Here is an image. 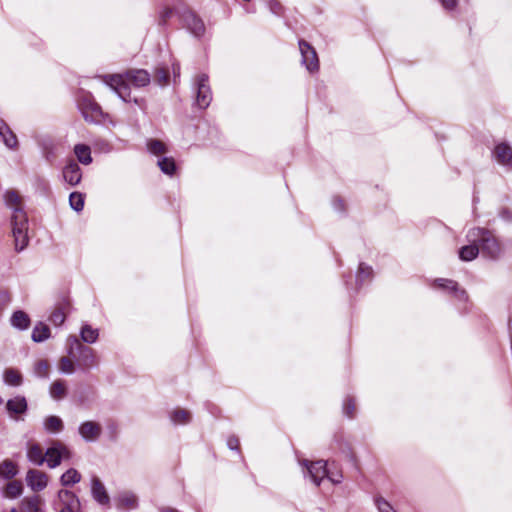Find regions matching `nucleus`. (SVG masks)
Masks as SVG:
<instances>
[{"instance_id":"obj_1","label":"nucleus","mask_w":512,"mask_h":512,"mask_svg":"<svg viewBox=\"0 0 512 512\" xmlns=\"http://www.w3.org/2000/svg\"><path fill=\"white\" fill-rule=\"evenodd\" d=\"M99 79L110 87L124 102H130V84L136 88L145 87L150 83L151 76L144 69H129L123 74L101 75Z\"/></svg>"},{"instance_id":"obj_2","label":"nucleus","mask_w":512,"mask_h":512,"mask_svg":"<svg viewBox=\"0 0 512 512\" xmlns=\"http://www.w3.org/2000/svg\"><path fill=\"white\" fill-rule=\"evenodd\" d=\"M67 354L75 359L80 370L88 371L99 365V358L96 352L89 346L84 345L75 335H70L66 341Z\"/></svg>"},{"instance_id":"obj_3","label":"nucleus","mask_w":512,"mask_h":512,"mask_svg":"<svg viewBox=\"0 0 512 512\" xmlns=\"http://www.w3.org/2000/svg\"><path fill=\"white\" fill-rule=\"evenodd\" d=\"M469 242L477 243L479 252L490 258H497L501 252V246L494 234L484 228H473L467 234Z\"/></svg>"},{"instance_id":"obj_4","label":"nucleus","mask_w":512,"mask_h":512,"mask_svg":"<svg viewBox=\"0 0 512 512\" xmlns=\"http://www.w3.org/2000/svg\"><path fill=\"white\" fill-rule=\"evenodd\" d=\"M193 91L195 94V104L200 109L207 108L212 100V92L208 83L206 74H199L193 82Z\"/></svg>"},{"instance_id":"obj_5","label":"nucleus","mask_w":512,"mask_h":512,"mask_svg":"<svg viewBox=\"0 0 512 512\" xmlns=\"http://www.w3.org/2000/svg\"><path fill=\"white\" fill-rule=\"evenodd\" d=\"M431 286L435 289L447 292L458 301L467 302L469 300L467 291L462 288L455 280L447 278H436Z\"/></svg>"},{"instance_id":"obj_6","label":"nucleus","mask_w":512,"mask_h":512,"mask_svg":"<svg viewBox=\"0 0 512 512\" xmlns=\"http://www.w3.org/2000/svg\"><path fill=\"white\" fill-rule=\"evenodd\" d=\"M70 457V450L60 441H54L45 452V461L51 469L59 466L62 459H69Z\"/></svg>"},{"instance_id":"obj_7","label":"nucleus","mask_w":512,"mask_h":512,"mask_svg":"<svg viewBox=\"0 0 512 512\" xmlns=\"http://www.w3.org/2000/svg\"><path fill=\"white\" fill-rule=\"evenodd\" d=\"M299 50L302 57V63L306 66L310 73L319 69V59L315 48L307 41L299 40Z\"/></svg>"},{"instance_id":"obj_8","label":"nucleus","mask_w":512,"mask_h":512,"mask_svg":"<svg viewBox=\"0 0 512 512\" xmlns=\"http://www.w3.org/2000/svg\"><path fill=\"white\" fill-rule=\"evenodd\" d=\"M328 461L317 460V461H305V466L312 481L319 486L324 478H327L328 473Z\"/></svg>"},{"instance_id":"obj_9","label":"nucleus","mask_w":512,"mask_h":512,"mask_svg":"<svg viewBox=\"0 0 512 512\" xmlns=\"http://www.w3.org/2000/svg\"><path fill=\"white\" fill-rule=\"evenodd\" d=\"M184 26L196 37H200L205 32L203 21L191 10H185L181 15Z\"/></svg>"},{"instance_id":"obj_10","label":"nucleus","mask_w":512,"mask_h":512,"mask_svg":"<svg viewBox=\"0 0 512 512\" xmlns=\"http://www.w3.org/2000/svg\"><path fill=\"white\" fill-rule=\"evenodd\" d=\"M83 118L88 122H95L102 115L101 107L90 98H84L79 103Z\"/></svg>"},{"instance_id":"obj_11","label":"nucleus","mask_w":512,"mask_h":512,"mask_svg":"<svg viewBox=\"0 0 512 512\" xmlns=\"http://www.w3.org/2000/svg\"><path fill=\"white\" fill-rule=\"evenodd\" d=\"M91 494L93 499L102 506H108L110 504V497L104 484L97 476L91 478Z\"/></svg>"},{"instance_id":"obj_12","label":"nucleus","mask_w":512,"mask_h":512,"mask_svg":"<svg viewBox=\"0 0 512 512\" xmlns=\"http://www.w3.org/2000/svg\"><path fill=\"white\" fill-rule=\"evenodd\" d=\"M58 497L62 503V507L59 512H81L79 500L73 492L60 490Z\"/></svg>"},{"instance_id":"obj_13","label":"nucleus","mask_w":512,"mask_h":512,"mask_svg":"<svg viewBox=\"0 0 512 512\" xmlns=\"http://www.w3.org/2000/svg\"><path fill=\"white\" fill-rule=\"evenodd\" d=\"M26 482L33 491H41L47 486L48 477L42 471L30 469L26 474Z\"/></svg>"},{"instance_id":"obj_14","label":"nucleus","mask_w":512,"mask_h":512,"mask_svg":"<svg viewBox=\"0 0 512 512\" xmlns=\"http://www.w3.org/2000/svg\"><path fill=\"white\" fill-rule=\"evenodd\" d=\"M63 179L71 186H76L82 179V170L75 161L69 162L62 171Z\"/></svg>"},{"instance_id":"obj_15","label":"nucleus","mask_w":512,"mask_h":512,"mask_svg":"<svg viewBox=\"0 0 512 512\" xmlns=\"http://www.w3.org/2000/svg\"><path fill=\"white\" fill-rule=\"evenodd\" d=\"M101 426L93 421L83 422L79 427V434L85 441H95L101 435Z\"/></svg>"},{"instance_id":"obj_16","label":"nucleus","mask_w":512,"mask_h":512,"mask_svg":"<svg viewBox=\"0 0 512 512\" xmlns=\"http://www.w3.org/2000/svg\"><path fill=\"white\" fill-rule=\"evenodd\" d=\"M70 309V301L68 298H64L59 302L55 310L51 313L49 320L55 326H60L66 319V314Z\"/></svg>"},{"instance_id":"obj_17","label":"nucleus","mask_w":512,"mask_h":512,"mask_svg":"<svg viewBox=\"0 0 512 512\" xmlns=\"http://www.w3.org/2000/svg\"><path fill=\"white\" fill-rule=\"evenodd\" d=\"M115 500L118 508L136 509L138 507V499L132 492L119 493Z\"/></svg>"},{"instance_id":"obj_18","label":"nucleus","mask_w":512,"mask_h":512,"mask_svg":"<svg viewBox=\"0 0 512 512\" xmlns=\"http://www.w3.org/2000/svg\"><path fill=\"white\" fill-rule=\"evenodd\" d=\"M496 160L502 165H508L512 162V148L506 144H498L494 149Z\"/></svg>"},{"instance_id":"obj_19","label":"nucleus","mask_w":512,"mask_h":512,"mask_svg":"<svg viewBox=\"0 0 512 512\" xmlns=\"http://www.w3.org/2000/svg\"><path fill=\"white\" fill-rule=\"evenodd\" d=\"M10 322L16 329L26 330L30 326L31 320L27 313L22 310H17L12 314Z\"/></svg>"},{"instance_id":"obj_20","label":"nucleus","mask_w":512,"mask_h":512,"mask_svg":"<svg viewBox=\"0 0 512 512\" xmlns=\"http://www.w3.org/2000/svg\"><path fill=\"white\" fill-rule=\"evenodd\" d=\"M27 458L34 465L41 466L45 462V453L39 444H31L27 449Z\"/></svg>"},{"instance_id":"obj_21","label":"nucleus","mask_w":512,"mask_h":512,"mask_svg":"<svg viewBox=\"0 0 512 512\" xmlns=\"http://www.w3.org/2000/svg\"><path fill=\"white\" fill-rule=\"evenodd\" d=\"M0 136L8 148H15L17 146L18 141L16 135L2 119H0Z\"/></svg>"},{"instance_id":"obj_22","label":"nucleus","mask_w":512,"mask_h":512,"mask_svg":"<svg viewBox=\"0 0 512 512\" xmlns=\"http://www.w3.org/2000/svg\"><path fill=\"white\" fill-rule=\"evenodd\" d=\"M27 226L12 227V233L15 240V248L17 251H22L28 244V237L26 234Z\"/></svg>"},{"instance_id":"obj_23","label":"nucleus","mask_w":512,"mask_h":512,"mask_svg":"<svg viewBox=\"0 0 512 512\" xmlns=\"http://www.w3.org/2000/svg\"><path fill=\"white\" fill-rule=\"evenodd\" d=\"M6 408L10 413L22 414L27 410V402L24 397L17 396L13 399H9L6 404Z\"/></svg>"},{"instance_id":"obj_24","label":"nucleus","mask_w":512,"mask_h":512,"mask_svg":"<svg viewBox=\"0 0 512 512\" xmlns=\"http://www.w3.org/2000/svg\"><path fill=\"white\" fill-rule=\"evenodd\" d=\"M18 474L17 465L10 459L4 460L0 464V477L5 480H11Z\"/></svg>"},{"instance_id":"obj_25","label":"nucleus","mask_w":512,"mask_h":512,"mask_svg":"<svg viewBox=\"0 0 512 512\" xmlns=\"http://www.w3.org/2000/svg\"><path fill=\"white\" fill-rule=\"evenodd\" d=\"M23 492L22 482L19 480H12L6 484L3 489V496L10 499L19 497Z\"/></svg>"},{"instance_id":"obj_26","label":"nucleus","mask_w":512,"mask_h":512,"mask_svg":"<svg viewBox=\"0 0 512 512\" xmlns=\"http://www.w3.org/2000/svg\"><path fill=\"white\" fill-rule=\"evenodd\" d=\"M50 337V329L43 322H38L33 328L31 338L34 342L40 343Z\"/></svg>"},{"instance_id":"obj_27","label":"nucleus","mask_w":512,"mask_h":512,"mask_svg":"<svg viewBox=\"0 0 512 512\" xmlns=\"http://www.w3.org/2000/svg\"><path fill=\"white\" fill-rule=\"evenodd\" d=\"M470 245L463 246L459 250V258L462 261H472L474 260L478 254H479V247L477 243L470 242Z\"/></svg>"},{"instance_id":"obj_28","label":"nucleus","mask_w":512,"mask_h":512,"mask_svg":"<svg viewBox=\"0 0 512 512\" xmlns=\"http://www.w3.org/2000/svg\"><path fill=\"white\" fill-rule=\"evenodd\" d=\"M67 395V387L65 384V381L63 380H56L54 381L50 386V396L55 399L59 400Z\"/></svg>"},{"instance_id":"obj_29","label":"nucleus","mask_w":512,"mask_h":512,"mask_svg":"<svg viewBox=\"0 0 512 512\" xmlns=\"http://www.w3.org/2000/svg\"><path fill=\"white\" fill-rule=\"evenodd\" d=\"M81 480V474L74 468L68 469L62 474L60 482L62 486H72Z\"/></svg>"},{"instance_id":"obj_30","label":"nucleus","mask_w":512,"mask_h":512,"mask_svg":"<svg viewBox=\"0 0 512 512\" xmlns=\"http://www.w3.org/2000/svg\"><path fill=\"white\" fill-rule=\"evenodd\" d=\"M169 70L163 65H159L154 70L153 80L159 86H166L169 84Z\"/></svg>"},{"instance_id":"obj_31","label":"nucleus","mask_w":512,"mask_h":512,"mask_svg":"<svg viewBox=\"0 0 512 512\" xmlns=\"http://www.w3.org/2000/svg\"><path fill=\"white\" fill-rule=\"evenodd\" d=\"M80 337L83 342L92 344L97 341L99 332L97 329L92 328L90 325L84 324L80 331Z\"/></svg>"},{"instance_id":"obj_32","label":"nucleus","mask_w":512,"mask_h":512,"mask_svg":"<svg viewBox=\"0 0 512 512\" xmlns=\"http://www.w3.org/2000/svg\"><path fill=\"white\" fill-rule=\"evenodd\" d=\"M74 153L82 164L88 165L92 162L91 151L87 145L77 144L74 147Z\"/></svg>"},{"instance_id":"obj_33","label":"nucleus","mask_w":512,"mask_h":512,"mask_svg":"<svg viewBox=\"0 0 512 512\" xmlns=\"http://www.w3.org/2000/svg\"><path fill=\"white\" fill-rule=\"evenodd\" d=\"M22 512H43L40 507V498L33 496L31 498H24L21 502Z\"/></svg>"},{"instance_id":"obj_34","label":"nucleus","mask_w":512,"mask_h":512,"mask_svg":"<svg viewBox=\"0 0 512 512\" xmlns=\"http://www.w3.org/2000/svg\"><path fill=\"white\" fill-rule=\"evenodd\" d=\"M63 422L58 416H49L44 421V428L51 433H57L63 430Z\"/></svg>"},{"instance_id":"obj_35","label":"nucleus","mask_w":512,"mask_h":512,"mask_svg":"<svg viewBox=\"0 0 512 512\" xmlns=\"http://www.w3.org/2000/svg\"><path fill=\"white\" fill-rule=\"evenodd\" d=\"M160 170L167 175H173L176 171V163L172 157H162L157 162Z\"/></svg>"},{"instance_id":"obj_36","label":"nucleus","mask_w":512,"mask_h":512,"mask_svg":"<svg viewBox=\"0 0 512 512\" xmlns=\"http://www.w3.org/2000/svg\"><path fill=\"white\" fill-rule=\"evenodd\" d=\"M74 360L75 359L71 358L69 355L61 357L58 364L59 371L64 374H73L77 366Z\"/></svg>"},{"instance_id":"obj_37","label":"nucleus","mask_w":512,"mask_h":512,"mask_svg":"<svg viewBox=\"0 0 512 512\" xmlns=\"http://www.w3.org/2000/svg\"><path fill=\"white\" fill-rule=\"evenodd\" d=\"M373 278V269L372 267L366 265L365 263H360L357 271V282L359 284H363L366 281H370Z\"/></svg>"},{"instance_id":"obj_38","label":"nucleus","mask_w":512,"mask_h":512,"mask_svg":"<svg viewBox=\"0 0 512 512\" xmlns=\"http://www.w3.org/2000/svg\"><path fill=\"white\" fill-rule=\"evenodd\" d=\"M327 478L333 484H339L342 481V478H343L342 471L338 467V465L335 463V461H331V462L328 463Z\"/></svg>"},{"instance_id":"obj_39","label":"nucleus","mask_w":512,"mask_h":512,"mask_svg":"<svg viewBox=\"0 0 512 512\" xmlns=\"http://www.w3.org/2000/svg\"><path fill=\"white\" fill-rule=\"evenodd\" d=\"M12 227H24L27 226V216L22 207H16L13 209V215L11 218Z\"/></svg>"},{"instance_id":"obj_40","label":"nucleus","mask_w":512,"mask_h":512,"mask_svg":"<svg viewBox=\"0 0 512 512\" xmlns=\"http://www.w3.org/2000/svg\"><path fill=\"white\" fill-rule=\"evenodd\" d=\"M4 380L8 385L19 386L22 383V376L15 369H7L4 373Z\"/></svg>"},{"instance_id":"obj_41","label":"nucleus","mask_w":512,"mask_h":512,"mask_svg":"<svg viewBox=\"0 0 512 512\" xmlns=\"http://www.w3.org/2000/svg\"><path fill=\"white\" fill-rule=\"evenodd\" d=\"M147 149L150 153L155 155L165 154L167 152L166 145L158 139H150L147 142Z\"/></svg>"},{"instance_id":"obj_42","label":"nucleus","mask_w":512,"mask_h":512,"mask_svg":"<svg viewBox=\"0 0 512 512\" xmlns=\"http://www.w3.org/2000/svg\"><path fill=\"white\" fill-rule=\"evenodd\" d=\"M170 417L175 424H186L191 419L190 412L184 409L174 410Z\"/></svg>"},{"instance_id":"obj_43","label":"nucleus","mask_w":512,"mask_h":512,"mask_svg":"<svg viewBox=\"0 0 512 512\" xmlns=\"http://www.w3.org/2000/svg\"><path fill=\"white\" fill-rule=\"evenodd\" d=\"M4 200L8 207L15 209L21 207V198L18 193L14 190H8L4 194Z\"/></svg>"},{"instance_id":"obj_44","label":"nucleus","mask_w":512,"mask_h":512,"mask_svg":"<svg viewBox=\"0 0 512 512\" xmlns=\"http://www.w3.org/2000/svg\"><path fill=\"white\" fill-rule=\"evenodd\" d=\"M69 203L73 210L80 212L84 208V195L79 192H72L69 196Z\"/></svg>"},{"instance_id":"obj_45","label":"nucleus","mask_w":512,"mask_h":512,"mask_svg":"<svg viewBox=\"0 0 512 512\" xmlns=\"http://www.w3.org/2000/svg\"><path fill=\"white\" fill-rule=\"evenodd\" d=\"M50 365L47 360L41 359L34 365V374L40 378H48Z\"/></svg>"},{"instance_id":"obj_46","label":"nucleus","mask_w":512,"mask_h":512,"mask_svg":"<svg viewBox=\"0 0 512 512\" xmlns=\"http://www.w3.org/2000/svg\"><path fill=\"white\" fill-rule=\"evenodd\" d=\"M356 402L354 400V398L352 397H347L345 400H344V403H343V412L344 414L352 419L355 417L356 415Z\"/></svg>"},{"instance_id":"obj_47","label":"nucleus","mask_w":512,"mask_h":512,"mask_svg":"<svg viewBox=\"0 0 512 512\" xmlns=\"http://www.w3.org/2000/svg\"><path fill=\"white\" fill-rule=\"evenodd\" d=\"M227 445L228 447L232 450V451H235L236 452V455H237V458L239 461H243V456L240 452V441L237 437L235 436H230L227 440Z\"/></svg>"},{"instance_id":"obj_48","label":"nucleus","mask_w":512,"mask_h":512,"mask_svg":"<svg viewBox=\"0 0 512 512\" xmlns=\"http://www.w3.org/2000/svg\"><path fill=\"white\" fill-rule=\"evenodd\" d=\"M376 505L379 512H396L393 507L384 498L379 497L376 499Z\"/></svg>"},{"instance_id":"obj_49","label":"nucleus","mask_w":512,"mask_h":512,"mask_svg":"<svg viewBox=\"0 0 512 512\" xmlns=\"http://www.w3.org/2000/svg\"><path fill=\"white\" fill-rule=\"evenodd\" d=\"M444 9L454 10L458 5V0H438Z\"/></svg>"},{"instance_id":"obj_50","label":"nucleus","mask_w":512,"mask_h":512,"mask_svg":"<svg viewBox=\"0 0 512 512\" xmlns=\"http://www.w3.org/2000/svg\"><path fill=\"white\" fill-rule=\"evenodd\" d=\"M172 15V10L170 8H165L160 13V24L164 25Z\"/></svg>"},{"instance_id":"obj_51","label":"nucleus","mask_w":512,"mask_h":512,"mask_svg":"<svg viewBox=\"0 0 512 512\" xmlns=\"http://www.w3.org/2000/svg\"><path fill=\"white\" fill-rule=\"evenodd\" d=\"M108 429H109V431H110V433H111L112 437L115 439V438L117 437V434H118V426H117V424H115V423H110V424L108 425Z\"/></svg>"},{"instance_id":"obj_52","label":"nucleus","mask_w":512,"mask_h":512,"mask_svg":"<svg viewBox=\"0 0 512 512\" xmlns=\"http://www.w3.org/2000/svg\"><path fill=\"white\" fill-rule=\"evenodd\" d=\"M350 461L353 463L354 467L360 471V465L358 459L353 451L350 452Z\"/></svg>"},{"instance_id":"obj_53","label":"nucleus","mask_w":512,"mask_h":512,"mask_svg":"<svg viewBox=\"0 0 512 512\" xmlns=\"http://www.w3.org/2000/svg\"><path fill=\"white\" fill-rule=\"evenodd\" d=\"M172 70H173L174 79L176 80V78H178L180 76V65H179V63H173L172 64Z\"/></svg>"},{"instance_id":"obj_54","label":"nucleus","mask_w":512,"mask_h":512,"mask_svg":"<svg viewBox=\"0 0 512 512\" xmlns=\"http://www.w3.org/2000/svg\"><path fill=\"white\" fill-rule=\"evenodd\" d=\"M160 512H179V511L176 509H173L171 507H165V508H162Z\"/></svg>"},{"instance_id":"obj_55","label":"nucleus","mask_w":512,"mask_h":512,"mask_svg":"<svg viewBox=\"0 0 512 512\" xmlns=\"http://www.w3.org/2000/svg\"><path fill=\"white\" fill-rule=\"evenodd\" d=\"M45 158H46L47 161L52 162V154L50 152H47L45 154Z\"/></svg>"},{"instance_id":"obj_56","label":"nucleus","mask_w":512,"mask_h":512,"mask_svg":"<svg viewBox=\"0 0 512 512\" xmlns=\"http://www.w3.org/2000/svg\"><path fill=\"white\" fill-rule=\"evenodd\" d=\"M10 512H18L15 508H12Z\"/></svg>"}]
</instances>
